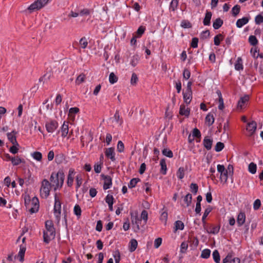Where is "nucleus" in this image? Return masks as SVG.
Masks as SVG:
<instances>
[{
    "label": "nucleus",
    "instance_id": "nucleus-22",
    "mask_svg": "<svg viewBox=\"0 0 263 263\" xmlns=\"http://www.w3.org/2000/svg\"><path fill=\"white\" fill-rule=\"evenodd\" d=\"M249 21L248 17H243L242 18L238 19L236 22V26L238 28H241L243 26L247 24Z\"/></svg>",
    "mask_w": 263,
    "mask_h": 263
},
{
    "label": "nucleus",
    "instance_id": "nucleus-57",
    "mask_svg": "<svg viewBox=\"0 0 263 263\" xmlns=\"http://www.w3.org/2000/svg\"><path fill=\"white\" fill-rule=\"evenodd\" d=\"M192 136L194 138L200 139L201 135L200 130L197 128H195L193 130Z\"/></svg>",
    "mask_w": 263,
    "mask_h": 263
},
{
    "label": "nucleus",
    "instance_id": "nucleus-49",
    "mask_svg": "<svg viewBox=\"0 0 263 263\" xmlns=\"http://www.w3.org/2000/svg\"><path fill=\"white\" fill-rule=\"evenodd\" d=\"M162 153L164 156L170 158L173 157V153L172 151L168 148L163 149L162 151Z\"/></svg>",
    "mask_w": 263,
    "mask_h": 263
},
{
    "label": "nucleus",
    "instance_id": "nucleus-17",
    "mask_svg": "<svg viewBox=\"0 0 263 263\" xmlns=\"http://www.w3.org/2000/svg\"><path fill=\"white\" fill-rule=\"evenodd\" d=\"M246 220V214L243 212H240L237 218V223L238 227L242 226L245 222Z\"/></svg>",
    "mask_w": 263,
    "mask_h": 263
},
{
    "label": "nucleus",
    "instance_id": "nucleus-58",
    "mask_svg": "<svg viewBox=\"0 0 263 263\" xmlns=\"http://www.w3.org/2000/svg\"><path fill=\"white\" fill-rule=\"evenodd\" d=\"M138 81V78L136 73H133L130 79V83L133 85H135L137 84Z\"/></svg>",
    "mask_w": 263,
    "mask_h": 263
},
{
    "label": "nucleus",
    "instance_id": "nucleus-35",
    "mask_svg": "<svg viewBox=\"0 0 263 263\" xmlns=\"http://www.w3.org/2000/svg\"><path fill=\"white\" fill-rule=\"evenodd\" d=\"M223 38L224 36L221 33L216 35L214 38V45L219 46L220 44V41H222Z\"/></svg>",
    "mask_w": 263,
    "mask_h": 263
},
{
    "label": "nucleus",
    "instance_id": "nucleus-27",
    "mask_svg": "<svg viewBox=\"0 0 263 263\" xmlns=\"http://www.w3.org/2000/svg\"><path fill=\"white\" fill-rule=\"evenodd\" d=\"M182 95L184 103L186 105L189 104L191 103V100L192 99V94L184 92V91H183Z\"/></svg>",
    "mask_w": 263,
    "mask_h": 263
},
{
    "label": "nucleus",
    "instance_id": "nucleus-28",
    "mask_svg": "<svg viewBox=\"0 0 263 263\" xmlns=\"http://www.w3.org/2000/svg\"><path fill=\"white\" fill-rule=\"evenodd\" d=\"M160 165L161 166V169H160V172L162 175H165L166 174L167 166H166L165 160L164 159H162L160 160Z\"/></svg>",
    "mask_w": 263,
    "mask_h": 263
},
{
    "label": "nucleus",
    "instance_id": "nucleus-12",
    "mask_svg": "<svg viewBox=\"0 0 263 263\" xmlns=\"http://www.w3.org/2000/svg\"><path fill=\"white\" fill-rule=\"evenodd\" d=\"M16 134H17V132L15 130H13L11 133H8L7 134V136L9 141L13 145H17L18 147H20V145L16 140Z\"/></svg>",
    "mask_w": 263,
    "mask_h": 263
},
{
    "label": "nucleus",
    "instance_id": "nucleus-50",
    "mask_svg": "<svg viewBox=\"0 0 263 263\" xmlns=\"http://www.w3.org/2000/svg\"><path fill=\"white\" fill-rule=\"evenodd\" d=\"M145 30V27L143 26H140L138 28V29L136 32V34H137L136 36L137 37H141V36L144 34Z\"/></svg>",
    "mask_w": 263,
    "mask_h": 263
},
{
    "label": "nucleus",
    "instance_id": "nucleus-15",
    "mask_svg": "<svg viewBox=\"0 0 263 263\" xmlns=\"http://www.w3.org/2000/svg\"><path fill=\"white\" fill-rule=\"evenodd\" d=\"M26 250V244H22L20 246V251L17 255V257L19 258V260L21 262H23L24 260V255Z\"/></svg>",
    "mask_w": 263,
    "mask_h": 263
},
{
    "label": "nucleus",
    "instance_id": "nucleus-54",
    "mask_svg": "<svg viewBox=\"0 0 263 263\" xmlns=\"http://www.w3.org/2000/svg\"><path fill=\"white\" fill-rule=\"evenodd\" d=\"M249 42L253 46H255L258 43V40L255 35H250L249 37Z\"/></svg>",
    "mask_w": 263,
    "mask_h": 263
},
{
    "label": "nucleus",
    "instance_id": "nucleus-48",
    "mask_svg": "<svg viewBox=\"0 0 263 263\" xmlns=\"http://www.w3.org/2000/svg\"><path fill=\"white\" fill-rule=\"evenodd\" d=\"M211 254V250L208 249H204L201 254V257L205 259L208 258Z\"/></svg>",
    "mask_w": 263,
    "mask_h": 263
},
{
    "label": "nucleus",
    "instance_id": "nucleus-40",
    "mask_svg": "<svg viewBox=\"0 0 263 263\" xmlns=\"http://www.w3.org/2000/svg\"><path fill=\"white\" fill-rule=\"evenodd\" d=\"M74 214L79 218L81 216L82 210L81 207L78 204H76L73 208Z\"/></svg>",
    "mask_w": 263,
    "mask_h": 263
},
{
    "label": "nucleus",
    "instance_id": "nucleus-55",
    "mask_svg": "<svg viewBox=\"0 0 263 263\" xmlns=\"http://www.w3.org/2000/svg\"><path fill=\"white\" fill-rule=\"evenodd\" d=\"M224 147V145L222 142H218L216 143L215 147V151L217 152L221 151Z\"/></svg>",
    "mask_w": 263,
    "mask_h": 263
},
{
    "label": "nucleus",
    "instance_id": "nucleus-10",
    "mask_svg": "<svg viewBox=\"0 0 263 263\" xmlns=\"http://www.w3.org/2000/svg\"><path fill=\"white\" fill-rule=\"evenodd\" d=\"M101 178L104 180L103 188L104 190L110 189L112 185V178L110 176L102 174Z\"/></svg>",
    "mask_w": 263,
    "mask_h": 263
},
{
    "label": "nucleus",
    "instance_id": "nucleus-53",
    "mask_svg": "<svg viewBox=\"0 0 263 263\" xmlns=\"http://www.w3.org/2000/svg\"><path fill=\"white\" fill-rule=\"evenodd\" d=\"M210 35V32L209 30H206L201 32L200 35V39L204 40L209 37Z\"/></svg>",
    "mask_w": 263,
    "mask_h": 263
},
{
    "label": "nucleus",
    "instance_id": "nucleus-39",
    "mask_svg": "<svg viewBox=\"0 0 263 263\" xmlns=\"http://www.w3.org/2000/svg\"><path fill=\"white\" fill-rule=\"evenodd\" d=\"M180 26L183 28H191L192 27V25L189 21L183 20L181 22Z\"/></svg>",
    "mask_w": 263,
    "mask_h": 263
},
{
    "label": "nucleus",
    "instance_id": "nucleus-3",
    "mask_svg": "<svg viewBox=\"0 0 263 263\" xmlns=\"http://www.w3.org/2000/svg\"><path fill=\"white\" fill-rule=\"evenodd\" d=\"M213 210V208L209 205L208 207L204 210L203 215L202 217V222L203 223V227L204 229L208 233L213 234H216L219 232L220 226L213 227L210 230H209L206 226V222L205 221V218L208 216L210 213Z\"/></svg>",
    "mask_w": 263,
    "mask_h": 263
},
{
    "label": "nucleus",
    "instance_id": "nucleus-16",
    "mask_svg": "<svg viewBox=\"0 0 263 263\" xmlns=\"http://www.w3.org/2000/svg\"><path fill=\"white\" fill-rule=\"evenodd\" d=\"M257 128L256 122L252 121L247 124L246 129L250 133V135H252L255 132Z\"/></svg>",
    "mask_w": 263,
    "mask_h": 263
},
{
    "label": "nucleus",
    "instance_id": "nucleus-18",
    "mask_svg": "<svg viewBox=\"0 0 263 263\" xmlns=\"http://www.w3.org/2000/svg\"><path fill=\"white\" fill-rule=\"evenodd\" d=\"M212 16V13L211 11L206 10L203 21V24L204 26L210 25Z\"/></svg>",
    "mask_w": 263,
    "mask_h": 263
},
{
    "label": "nucleus",
    "instance_id": "nucleus-43",
    "mask_svg": "<svg viewBox=\"0 0 263 263\" xmlns=\"http://www.w3.org/2000/svg\"><path fill=\"white\" fill-rule=\"evenodd\" d=\"M190 191L194 194L196 195L198 191V185L195 183H192L190 185Z\"/></svg>",
    "mask_w": 263,
    "mask_h": 263
},
{
    "label": "nucleus",
    "instance_id": "nucleus-41",
    "mask_svg": "<svg viewBox=\"0 0 263 263\" xmlns=\"http://www.w3.org/2000/svg\"><path fill=\"white\" fill-rule=\"evenodd\" d=\"M139 61V55L137 54L134 55L132 57L130 64L133 67H135L138 63Z\"/></svg>",
    "mask_w": 263,
    "mask_h": 263
},
{
    "label": "nucleus",
    "instance_id": "nucleus-2",
    "mask_svg": "<svg viewBox=\"0 0 263 263\" xmlns=\"http://www.w3.org/2000/svg\"><path fill=\"white\" fill-rule=\"evenodd\" d=\"M46 230L43 232L44 241L49 243L51 240L53 239L55 236V230L51 221L45 222Z\"/></svg>",
    "mask_w": 263,
    "mask_h": 263
},
{
    "label": "nucleus",
    "instance_id": "nucleus-25",
    "mask_svg": "<svg viewBox=\"0 0 263 263\" xmlns=\"http://www.w3.org/2000/svg\"><path fill=\"white\" fill-rule=\"evenodd\" d=\"M223 24V20L220 17L217 18L215 21H214L213 23V27L214 29H218L220 28Z\"/></svg>",
    "mask_w": 263,
    "mask_h": 263
},
{
    "label": "nucleus",
    "instance_id": "nucleus-33",
    "mask_svg": "<svg viewBox=\"0 0 263 263\" xmlns=\"http://www.w3.org/2000/svg\"><path fill=\"white\" fill-rule=\"evenodd\" d=\"M186 169L183 167H180L176 173V175L178 179H182L184 177V173Z\"/></svg>",
    "mask_w": 263,
    "mask_h": 263
},
{
    "label": "nucleus",
    "instance_id": "nucleus-62",
    "mask_svg": "<svg viewBox=\"0 0 263 263\" xmlns=\"http://www.w3.org/2000/svg\"><path fill=\"white\" fill-rule=\"evenodd\" d=\"M124 150V145L121 141H119L117 144V151L119 153H122Z\"/></svg>",
    "mask_w": 263,
    "mask_h": 263
},
{
    "label": "nucleus",
    "instance_id": "nucleus-9",
    "mask_svg": "<svg viewBox=\"0 0 263 263\" xmlns=\"http://www.w3.org/2000/svg\"><path fill=\"white\" fill-rule=\"evenodd\" d=\"M58 122L54 120H51L49 121L46 122L45 124V127L48 133L54 132L58 127Z\"/></svg>",
    "mask_w": 263,
    "mask_h": 263
},
{
    "label": "nucleus",
    "instance_id": "nucleus-8",
    "mask_svg": "<svg viewBox=\"0 0 263 263\" xmlns=\"http://www.w3.org/2000/svg\"><path fill=\"white\" fill-rule=\"evenodd\" d=\"M39 201L36 197H34L31 199V204L29 209H27L30 214L37 213L39 210Z\"/></svg>",
    "mask_w": 263,
    "mask_h": 263
},
{
    "label": "nucleus",
    "instance_id": "nucleus-26",
    "mask_svg": "<svg viewBox=\"0 0 263 263\" xmlns=\"http://www.w3.org/2000/svg\"><path fill=\"white\" fill-rule=\"evenodd\" d=\"M138 246V242L135 239H132L129 241V251L133 252L136 250Z\"/></svg>",
    "mask_w": 263,
    "mask_h": 263
},
{
    "label": "nucleus",
    "instance_id": "nucleus-60",
    "mask_svg": "<svg viewBox=\"0 0 263 263\" xmlns=\"http://www.w3.org/2000/svg\"><path fill=\"white\" fill-rule=\"evenodd\" d=\"M250 52L254 58H257L259 57V50L257 47H255L254 48H252Z\"/></svg>",
    "mask_w": 263,
    "mask_h": 263
},
{
    "label": "nucleus",
    "instance_id": "nucleus-38",
    "mask_svg": "<svg viewBox=\"0 0 263 263\" xmlns=\"http://www.w3.org/2000/svg\"><path fill=\"white\" fill-rule=\"evenodd\" d=\"M140 181V179L138 178H133L130 180L129 183L128 184V187L129 189H132L133 187H135L137 183Z\"/></svg>",
    "mask_w": 263,
    "mask_h": 263
},
{
    "label": "nucleus",
    "instance_id": "nucleus-21",
    "mask_svg": "<svg viewBox=\"0 0 263 263\" xmlns=\"http://www.w3.org/2000/svg\"><path fill=\"white\" fill-rule=\"evenodd\" d=\"M190 109L189 108H185L184 104H181L180 107L179 114L182 116L189 117L190 115Z\"/></svg>",
    "mask_w": 263,
    "mask_h": 263
},
{
    "label": "nucleus",
    "instance_id": "nucleus-24",
    "mask_svg": "<svg viewBox=\"0 0 263 263\" xmlns=\"http://www.w3.org/2000/svg\"><path fill=\"white\" fill-rule=\"evenodd\" d=\"M162 212L161 213V215L160 217V220L164 223L165 224H166L167 220V216L168 214L167 212V210L165 209V208H163L162 209Z\"/></svg>",
    "mask_w": 263,
    "mask_h": 263
},
{
    "label": "nucleus",
    "instance_id": "nucleus-63",
    "mask_svg": "<svg viewBox=\"0 0 263 263\" xmlns=\"http://www.w3.org/2000/svg\"><path fill=\"white\" fill-rule=\"evenodd\" d=\"M255 22L257 25H259L263 23V16L261 14H258L255 18Z\"/></svg>",
    "mask_w": 263,
    "mask_h": 263
},
{
    "label": "nucleus",
    "instance_id": "nucleus-13",
    "mask_svg": "<svg viewBox=\"0 0 263 263\" xmlns=\"http://www.w3.org/2000/svg\"><path fill=\"white\" fill-rule=\"evenodd\" d=\"M250 97L248 95H245L241 97L237 103V108L242 109L245 107L247 102L249 101Z\"/></svg>",
    "mask_w": 263,
    "mask_h": 263
},
{
    "label": "nucleus",
    "instance_id": "nucleus-20",
    "mask_svg": "<svg viewBox=\"0 0 263 263\" xmlns=\"http://www.w3.org/2000/svg\"><path fill=\"white\" fill-rule=\"evenodd\" d=\"M75 173L74 170L73 168H70L68 172V175L67 177V184L69 187H71L73 184V178L72 175Z\"/></svg>",
    "mask_w": 263,
    "mask_h": 263
},
{
    "label": "nucleus",
    "instance_id": "nucleus-64",
    "mask_svg": "<svg viewBox=\"0 0 263 263\" xmlns=\"http://www.w3.org/2000/svg\"><path fill=\"white\" fill-rule=\"evenodd\" d=\"M191 76L190 71L187 68H185L183 71V78L185 80H188Z\"/></svg>",
    "mask_w": 263,
    "mask_h": 263
},
{
    "label": "nucleus",
    "instance_id": "nucleus-4",
    "mask_svg": "<svg viewBox=\"0 0 263 263\" xmlns=\"http://www.w3.org/2000/svg\"><path fill=\"white\" fill-rule=\"evenodd\" d=\"M51 187V183L46 179H44L42 182L40 189V195L42 198L46 199L49 195Z\"/></svg>",
    "mask_w": 263,
    "mask_h": 263
},
{
    "label": "nucleus",
    "instance_id": "nucleus-52",
    "mask_svg": "<svg viewBox=\"0 0 263 263\" xmlns=\"http://www.w3.org/2000/svg\"><path fill=\"white\" fill-rule=\"evenodd\" d=\"M118 81V77L114 72H111L109 76V81L111 84H114Z\"/></svg>",
    "mask_w": 263,
    "mask_h": 263
},
{
    "label": "nucleus",
    "instance_id": "nucleus-46",
    "mask_svg": "<svg viewBox=\"0 0 263 263\" xmlns=\"http://www.w3.org/2000/svg\"><path fill=\"white\" fill-rule=\"evenodd\" d=\"M24 203L26 208V209H29L31 204V200L30 198V196L28 195H25L24 196Z\"/></svg>",
    "mask_w": 263,
    "mask_h": 263
},
{
    "label": "nucleus",
    "instance_id": "nucleus-45",
    "mask_svg": "<svg viewBox=\"0 0 263 263\" xmlns=\"http://www.w3.org/2000/svg\"><path fill=\"white\" fill-rule=\"evenodd\" d=\"M31 156L34 159L38 161H41L42 159V154L40 152H34L31 154Z\"/></svg>",
    "mask_w": 263,
    "mask_h": 263
},
{
    "label": "nucleus",
    "instance_id": "nucleus-29",
    "mask_svg": "<svg viewBox=\"0 0 263 263\" xmlns=\"http://www.w3.org/2000/svg\"><path fill=\"white\" fill-rule=\"evenodd\" d=\"M68 131L69 129L68 123H66V122H64L61 127L62 137H66L68 133Z\"/></svg>",
    "mask_w": 263,
    "mask_h": 263
},
{
    "label": "nucleus",
    "instance_id": "nucleus-14",
    "mask_svg": "<svg viewBox=\"0 0 263 263\" xmlns=\"http://www.w3.org/2000/svg\"><path fill=\"white\" fill-rule=\"evenodd\" d=\"M182 198H183V202L184 203V204H181L182 206L188 207L191 205L192 201V195L191 194L188 193L185 196H182Z\"/></svg>",
    "mask_w": 263,
    "mask_h": 263
},
{
    "label": "nucleus",
    "instance_id": "nucleus-5",
    "mask_svg": "<svg viewBox=\"0 0 263 263\" xmlns=\"http://www.w3.org/2000/svg\"><path fill=\"white\" fill-rule=\"evenodd\" d=\"M53 213L57 220L59 221L60 220L61 213V203L57 196V193H55L54 195Z\"/></svg>",
    "mask_w": 263,
    "mask_h": 263
},
{
    "label": "nucleus",
    "instance_id": "nucleus-30",
    "mask_svg": "<svg viewBox=\"0 0 263 263\" xmlns=\"http://www.w3.org/2000/svg\"><path fill=\"white\" fill-rule=\"evenodd\" d=\"M235 68L236 70H242L243 69L242 65V60L241 58L238 57L235 64Z\"/></svg>",
    "mask_w": 263,
    "mask_h": 263
},
{
    "label": "nucleus",
    "instance_id": "nucleus-7",
    "mask_svg": "<svg viewBox=\"0 0 263 263\" xmlns=\"http://www.w3.org/2000/svg\"><path fill=\"white\" fill-rule=\"evenodd\" d=\"M217 171L220 173V180L221 182L226 183L228 180V172L223 165H217Z\"/></svg>",
    "mask_w": 263,
    "mask_h": 263
},
{
    "label": "nucleus",
    "instance_id": "nucleus-56",
    "mask_svg": "<svg viewBox=\"0 0 263 263\" xmlns=\"http://www.w3.org/2000/svg\"><path fill=\"white\" fill-rule=\"evenodd\" d=\"M115 258V263H119L120 261V251L117 250L115 251L113 254Z\"/></svg>",
    "mask_w": 263,
    "mask_h": 263
},
{
    "label": "nucleus",
    "instance_id": "nucleus-44",
    "mask_svg": "<svg viewBox=\"0 0 263 263\" xmlns=\"http://www.w3.org/2000/svg\"><path fill=\"white\" fill-rule=\"evenodd\" d=\"M86 76L84 73L80 74L76 80V83L77 85H79L81 83L84 82L85 80Z\"/></svg>",
    "mask_w": 263,
    "mask_h": 263
},
{
    "label": "nucleus",
    "instance_id": "nucleus-37",
    "mask_svg": "<svg viewBox=\"0 0 263 263\" xmlns=\"http://www.w3.org/2000/svg\"><path fill=\"white\" fill-rule=\"evenodd\" d=\"M178 0H172L169 7L170 10L174 12L178 7Z\"/></svg>",
    "mask_w": 263,
    "mask_h": 263
},
{
    "label": "nucleus",
    "instance_id": "nucleus-6",
    "mask_svg": "<svg viewBox=\"0 0 263 263\" xmlns=\"http://www.w3.org/2000/svg\"><path fill=\"white\" fill-rule=\"evenodd\" d=\"M48 1L49 0H37L30 5L28 9L30 11V12H32L36 10H40L47 4Z\"/></svg>",
    "mask_w": 263,
    "mask_h": 263
},
{
    "label": "nucleus",
    "instance_id": "nucleus-32",
    "mask_svg": "<svg viewBox=\"0 0 263 263\" xmlns=\"http://www.w3.org/2000/svg\"><path fill=\"white\" fill-rule=\"evenodd\" d=\"M65 156L62 153H60V154H57L55 155V162L58 164H61L62 163H63V162L65 160Z\"/></svg>",
    "mask_w": 263,
    "mask_h": 263
},
{
    "label": "nucleus",
    "instance_id": "nucleus-31",
    "mask_svg": "<svg viewBox=\"0 0 263 263\" xmlns=\"http://www.w3.org/2000/svg\"><path fill=\"white\" fill-rule=\"evenodd\" d=\"M11 163L13 166H16L21 163H25V160L23 159L20 158L18 156L13 157Z\"/></svg>",
    "mask_w": 263,
    "mask_h": 263
},
{
    "label": "nucleus",
    "instance_id": "nucleus-51",
    "mask_svg": "<svg viewBox=\"0 0 263 263\" xmlns=\"http://www.w3.org/2000/svg\"><path fill=\"white\" fill-rule=\"evenodd\" d=\"M240 10V7L239 5H236L234 6L232 9V13L233 15L234 16H236V15H237L239 13Z\"/></svg>",
    "mask_w": 263,
    "mask_h": 263
},
{
    "label": "nucleus",
    "instance_id": "nucleus-47",
    "mask_svg": "<svg viewBox=\"0 0 263 263\" xmlns=\"http://www.w3.org/2000/svg\"><path fill=\"white\" fill-rule=\"evenodd\" d=\"M249 171L250 173L254 174L256 172L257 166L256 164L253 162H251L249 165Z\"/></svg>",
    "mask_w": 263,
    "mask_h": 263
},
{
    "label": "nucleus",
    "instance_id": "nucleus-42",
    "mask_svg": "<svg viewBox=\"0 0 263 263\" xmlns=\"http://www.w3.org/2000/svg\"><path fill=\"white\" fill-rule=\"evenodd\" d=\"M212 255L215 262L216 263H220V257L219 253L217 250H215L213 251Z\"/></svg>",
    "mask_w": 263,
    "mask_h": 263
},
{
    "label": "nucleus",
    "instance_id": "nucleus-19",
    "mask_svg": "<svg viewBox=\"0 0 263 263\" xmlns=\"http://www.w3.org/2000/svg\"><path fill=\"white\" fill-rule=\"evenodd\" d=\"M213 144V139L209 138L208 137H205L203 140V145L204 147L209 151L211 149Z\"/></svg>",
    "mask_w": 263,
    "mask_h": 263
},
{
    "label": "nucleus",
    "instance_id": "nucleus-1",
    "mask_svg": "<svg viewBox=\"0 0 263 263\" xmlns=\"http://www.w3.org/2000/svg\"><path fill=\"white\" fill-rule=\"evenodd\" d=\"M65 175L63 170H59L57 173H52L50 177L51 186H54L56 191L60 187H62L64 183Z\"/></svg>",
    "mask_w": 263,
    "mask_h": 263
},
{
    "label": "nucleus",
    "instance_id": "nucleus-11",
    "mask_svg": "<svg viewBox=\"0 0 263 263\" xmlns=\"http://www.w3.org/2000/svg\"><path fill=\"white\" fill-rule=\"evenodd\" d=\"M104 153L105 156L108 159H110L111 161L115 162L116 160L114 147H111L109 148H106L105 149Z\"/></svg>",
    "mask_w": 263,
    "mask_h": 263
},
{
    "label": "nucleus",
    "instance_id": "nucleus-61",
    "mask_svg": "<svg viewBox=\"0 0 263 263\" xmlns=\"http://www.w3.org/2000/svg\"><path fill=\"white\" fill-rule=\"evenodd\" d=\"M105 202L108 204H114V198L112 195L108 194L105 198Z\"/></svg>",
    "mask_w": 263,
    "mask_h": 263
},
{
    "label": "nucleus",
    "instance_id": "nucleus-23",
    "mask_svg": "<svg viewBox=\"0 0 263 263\" xmlns=\"http://www.w3.org/2000/svg\"><path fill=\"white\" fill-rule=\"evenodd\" d=\"M214 115L212 113H209L205 118V121L208 126H211L214 122Z\"/></svg>",
    "mask_w": 263,
    "mask_h": 263
},
{
    "label": "nucleus",
    "instance_id": "nucleus-34",
    "mask_svg": "<svg viewBox=\"0 0 263 263\" xmlns=\"http://www.w3.org/2000/svg\"><path fill=\"white\" fill-rule=\"evenodd\" d=\"M184 228V224L181 220H177L175 222V231L176 232L178 230H183Z\"/></svg>",
    "mask_w": 263,
    "mask_h": 263
},
{
    "label": "nucleus",
    "instance_id": "nucleus-36",
    "mask_svg": "<svg viewBox=\"0 0 263 263\" xmlns=\"http://www.w3.org/2000/svg\"><path fill=\"white\" fill-rule=\"evenodd\" d=\"M188 243L189 241H184L181 243L180 250V253H185L186 252L189 246Z\"/></svg>",
    "mask_w": 263,
    "mask_h": 263
},
{
    "label": "nucleus",
    "instance_id": "nucleus-59",
    "mask_svg": "<svg viewBox=\"0 0 263 263\" xmlns=\"http://www.w3.org/2000/svg\"><path fill=\"white\" fill-rule=\"evenodd\" d=\"M92 10L85 8L82 10H81L79 13V15L81 16H84V15H88L90 14V13L92 12Z\"/></svg>",
    "mask_w": 263,
    "mask_h": 263
}]
</instances>
